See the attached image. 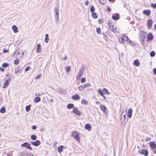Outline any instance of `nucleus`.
Segmentation results:
<instances>
[{
  "label": "nucleus",
  "instance_id": "obj_27",
  "mask_svg": "<svg viewBox=\"0 0 156 156\" xmlns=\"http://www.w3.org/2000/svg\"><path fill=\"white\" fill-rule=\"evenodd\" d=\"M81 103L82 104L86 105L88 104V101L85 99H82Z\"/></svg>",
  "mask_w": 156,
  "mask_h": 156
},
{
  "label": "nucleus",
  "instance_id": "obj_58",
  "mask_svg": "<svg viewBox=\"0 0 156 156\" xmlns=\"http://www.w3.org/2000/svg\"><path fill=\"white\" fill-rule=\"evenodd\" d=\"M67 56H66L65 57L63 58H62V60H66L67 59Z\"/></svg>",
  "mask_w": 156,
  "mask_h": 156
},
{
  "label": "nucleus",
  "instance_id": "obj_53",
  "mask_svg": "<svg viewBox=\"0 0 156 156\" xmlns=\"http://www.w3.org/2000/svg\"><path fill=\"white\" fill-rule=\"evenodd\" d=\"M37 127L35 126H32V129H36Z\"/></svg>",
  "mask_w": 156,
  "mask_h": 156
},
{
  "label": "nucleus",
  "instance_id": "obj_63",
  "mask_svg": "<svg viewBox=\"0 0 156 156\" xmlns=\"http://www.w3.org/2000/svg\"><path fill=\"white\" fill-rule=\"evenodd\" d=\"M98 21L99 23H102V20H101V19H99Z\"/></svg>",
  "mask_w": 156,
  "mask_h": 156
},
{
  "label": "nucleus",
  "instance_id": "obj_29",
  "mask_svg": "<svg viewBox=\"0 0 156 156\" xmlns=\"http://www.w3.org/2000/svg\"><path fill=\"white\" fill-rule=\"evenodd\" d=\"M30 138L33 140H35L37 139V137L35 135H32L30 136Z\"/></svg>",
  "mask_w": 156,
  "mask_h": 156
},
{
  "label": "nucleus",
  "instance_id": "obj_25",
  "mask_svg": "<svg viewBox=\"0 0 156 156\" xmlns=\"http://www.w3.org/2000/svg\"><path fill=\"white\" fill-rule=\"evenodd\" d=\"M71 66H69L67 67H65V69L66 70V71L67 73H69L71 71Z\"/></svg>",
  "mask_w": 156,
  "mask_h": 156
},
{
  "label": "nucleus",
  "instance_id": "obj_55",
  "mask_svg": "<svg viewBox=\"0 0 156 156\" xmlns=\"http://www.w3.org/2000/svg\"><path fill=\"white\" fill-rule=\"evenodd\" d=\"M153 72L154 74H156V68H154L153 69Z\"/></svg>",
  "mask_w": 156,
  "mask_h": 156
},
{
  "label": "nucleus",
  "instance_id": "obj_28",
  "mask_svg": "<svg viewBox=\"0 0 156 156\" xmlns=\"http://www.w3.org/2000/svg\"><path fill=\"white\" fill-rule=\"evenodd\" d=\"M41 101V98L39 97H36L34 99V101L35 103H37Z\"/></svg>",
  "mask_w": 156,
  "mask_h": 156
},
{
  "label": "nucleus",
  "instance_id": "obj_6",
  "mask_svg": "<svg viewBox=\"0 0 156 156\" xmlns=\"http://www.w3.org/2000/svg\"><path fill=\"white\" fill-rule=\"evenodd\" d=\"M10 80V79H8L5 81L2 86V87L3 88H5L8 86Z\"/></svg>",
  "mask_w": 156,
  "mask_h": 156
},
{
  "label": "nucleus",
  "instance_id": "obj_32",
  "mask_svg": "<svg viewBox=\"0 0 156 156\" xmlns=\"http://www.w3.org/2000/svg\"><path fill=\"white\" fill-rule=\"evenodd\" d=\"M30 105H27L26 107L25 108L26 110V111L27 112H28L30 111Z\"/></svg>",
  "mask_w": 156,
  "mask_h": 156
},
{
  "label": "nucleus",
  "instance_id": "obj_12",
  "mask_svg": "<svg viewBox=\"0 0 156 156\" xmlns=\"http://www.w3.org/2000/svg\"><path fill=\"white\" fill-rule=\"evenodd\" d=\"M140 153L141 154H144L145 156H147L148 154V152L146 149L143 150H141Z\"/></svg>",
  "mask_w": 156,
  "mask_h": 156
},
{
  "label": "nucleus",
  "instance_id": "obj_4",
  "mask_svg": "<svg viewBox=\"0 0 156 156\" xmlns=\"http://www.w3.org/2000/svg\"><path fill=\"white\" fill-rule=\"evenodd\" d=\"M83 69H80L76 76V79L77 80H80V78L83 75Z\"/></svg>",
  "mask_w": 156,
  "mask_h": 156
},
{
  "label": "nucleus",
  "instance_id": "obj_59",
  "mask_svg": "<svg viewBox=\"0 0 156 156\" xmlns=\"http://www.w3.org/2000/svg\"><path fill=\"white\" fill-rule=\"evenodd\" d=\"M88 4H89V2L88 1H86V3H85L86 5H88Z\"/></svg>",
  "mask_w": 156,
  "mask_h": 156
},
{
  "label": "nucleus",
  "instance_id": "obj_26",
  "mask_svg": "<svg viewBox=\"0 0 156 156\" xmlns=\"http://www.w3.org/2000/svg\"><path fill=\"white\" fill-rule=\"evenodd\" d=\"M97 92L101 96L103 95V90H102L101 89H99L97 90Z\"/></svg>",
  "mask_w": 156,
  "mask_h": 156
},
{
  "label": "nucleus",
  "instance_id": "obj_24",
  "mask_svg": "<svg viewBox=\"0 0 156 156\" xmlns=\"http://www.w3.org/2000/svg\"><path fill=\"white\" fill-rule=\"evenodd\" d=\"M45 38L44 39V42L46 43H48V34H46L45 35Z\"/></svg>",
  "mask_w": 156,
  "mask_h": 156
},
{
  "label": "nucleus",
  "instance_id": "obj_41",
  "mask_svg": "<svg viewBox=\"0 0 156 156\" xmlns=\"http://www.w3.org/2000/svg\"><path fill=\"white\" fill-rule=\"evenodd\" d=\"M119 42L121 44H123L124 42V40L122 38H121L120 39H119Z\"/></svg>",
  "mask_w": 156,
  "mask_h": 156
},
{
  "label": "nucleus",
  "instance_id": "obj_36",
  "mask_svg": "<svg viewBox=\"0 0 156 156\" xmlns=\"http://www.w3.org/2000/svg\"><path fill=\"white\" fill-rule=\"evenodd\" d=\"M94 10L95 9L94 6L93 5L92 6L90 7V12L92 13L93 12H94Z\"/></svg>",
  "mask_w": 156,
  "mask_h": 156
},
{
  "label": "nucleus",
  "instance_id": "obj_64",
  "mask_svg": "<svg viewBox=\"0 0 156 156\" xmlns=\"http://www.w3.org/2000/svg\"><path fill=\"white\" fill-rule=\"evenodd\" d=\"M154 30L156 29V23L155 24V25L154 26Z\"/></svg>",
  "mask_w": 156,
  "mask_h": 156
},
{
  "label": "nucleus",
  "instance_id": "obj_5",
  "mask_svg": "<svg viewBox=\"0 0 156 156\" xmlns=\"http://www.w3.org/2000/svg\"><path fill=\"white\" fill-rule=\"evenodd\" d=\"M30 144L27 143H25L21 145V147H25L26 148L32 150V148L30 147Z\"/></svg>",
  "mask_w": 156,
  "mask_h": 156
},
{
  "label": "nucleus",
  "instance_id": "obj_34",
  "mask_svg": "<svg viewBox=\"0 0 156 156\" xmlns=\"http://www.w3.org/2000/svg\"><path fill=\"white\" fill-rule=\"evenodd\" d=\"M100 3L102 4H105L106 3V0H99Z\"/></svg>",
  "mask_w": 156,
  "mask_h": 156
},
{
  "label": "nucleus",
  "instance_id": "obj_45",
  "mask_svg": "<svg viewBox=\"0 0 156 156\" xmlns=\"http://www.w3.org/2000/svg\"><path fill=\"white\" fill-rule=\"evenodd\" d=\"M86 79L84 78H82L81 80V82L82 83H83L85 82Z\"/></svg>",
  "mask_w": 156,
  "mask_h": 156
},
{
  "label": "nucleus",
  "instance_id": "obj_13",
  "mask_svg": "<svg viewBox=\"0 0 156 156\" xmlns=\"http://www.w3.org/2000/svg\"><path fill=\"white\" fill-rule=\"evenodd\" d=\"M152 23H153V22L151 20H147V25L148 28L149 29V28H151V27L152 26Z\"/></svg>",
  "mask_w": 156,
  "mask_h": 156
},
{
  "label": "nucleus",
  "instance_id": "obj_56",
  "mask_svg": "<svg viewBox=\"0 0 156 156\" xmlns=\"http://www.w3.org/2000/svg\"><path fill=\"white\" fill-rule=\"evenodd\" d=\"M104 38L105 40L106 41H107L108 38L106 36H104Z\"/></svg>",
  "mask_w": 156,
  "mask_h": 156
},
{
  "label": "nucleus",
  "instance_id": "obj_60",
  "mask_svg": "<svg viewBox=\"0 0 156 156\" xmlns=\"http://www.w3.org/2000/svg\"><path fill=\"white\" fill-rule=\"evenodd\" d=\"M96 103L97 104H99L100 103V102L99 101H97L96 102Z\"/></svg>",
  "mask_w": 156,
  "mask_h": 156
},
{
  "label": "nucleus",
  "instance_id": "obj_51",
  "mask_svg": "<svg viewBox=\"0 0 156 156\" xmlns=\"http://www.w3.org/2000/svg\"><path fill=\"white\" fill-rule=\"evenodd\" d=\"M30 67L29 66H27L25 69V72H27V71H28V69H30Z\"/></svg>",
  "mask_w": 156,
  "mask_h": 156
},
{
  "label": "nucleus",
  "instance_id": "obj_21",
  "mask_svg": "<svg viewBox=\"0 0 156 156\" xmlns=\"http://www.w3.org/2000/svg\"><path fill=\"white\" fill-rule=\"evenodd\" d=\"M64 147V146H59L58 148V151L59 153H61L63 151Z\"/></svg>",
  "mask_w": 156,
  "mask_h": 156
},
{
  "label": "nucleus",
  "instance_id": "obj_2",
  "mask_svg": "<svg viewBox=\"0 0 156 156\" xmlns=\"http://www.w3.org/2000/svg\"><path fill=\"white\" fill-rule=\"evenodd\" d=\"M110 29L112 31L115 33H119V30L118 28L115 25H112L111 23V25H109Z\"/></svg>",
  "mask_w": 156,
  "mask_h": 156
},
{
  "label": "nucleus",
  "instance_id": "obj_49",
  "mask_svg": "<svg viewBox=\"0 0 156 156\" xmlns=\"http://www.w3.org/2000/svg\"><path fill=\"white\" fill-rule=\"evenodd\" d=\"M151 6L154 9L156 8V3L154 4H151Z\"/></svg>",
  "mask_w": 156,
  "mask_h": 156
},
{
  "label": "nucleus",
  "instance_id": "obj_37",
  "mask_svg": "<svg viewBox=\"0 0 156 156\" xmlns=\"http://www.w3.org/2000/svg\"><path fill=\"white\" fill-rule=\"evenodd\" d=\"M9 66V64L6 63H4L2 64V66L4 68H6Z\"/></svg>",
  "mask_w": 156,
  "mask_h": 156
},
{
  "label": "nucleus",
  "instance_id": "obj_17",
  "mask_svg": "<svg viewBox=\"0 0 156 156\" xmlns=\"http://www.w3.org/2000/svg\"><path fill=\"white\" fill-rule=\"evenodd\" d=\"M143 13L144 14L148 16L150 15L151 12L149 10H144L143 11Z\"/></svg>",
  "mask_w": 156,
  "mask_h": 156
},
{
  "label": "nucleus",
  "instance_id": "obj_19",
  "mask_svg": "<svg viewBox=\"0 0 156 156\" xmlns=\"http://www.w3.org/2000/svg\"><path fill=\"white\" fill-rule=\"evenodd\" d=\"M12 29L14 33H17L18 32V28L15 25H13L12 27Z\"/></svg>",
  "mask_w": 156,
  "mask_h": 156
},
{
  "label": "nucleus",
  "instance_id": "obj_44",
  "mask_svg": "<svg viewBox=\"0 0 156 156\" xmlns=\"http://www.w3.org/2000/svg\"><path fill=\"white\" fill-rule=\"evenodd\" d=\"M19 62V60H15L14 61V64L15 65H17L18 64Z\"/></svg>",
  "mask_w": 156,
  "mask_h": 156
},
{
  "label": "nucleus",
  "instance_id": "obj_47",
  "mask_svg": "<svg viewBox=\"0 0 156 156\" xmlns=\"http://www.w3.org/2000/svg\"><path fill=\"white\" fill-rule=\"evenodd\" d=\"M41 76V74L37 75L36 76V77L35 78V79H36V80H37V79H39L40 78Z\"/></svg>",
  "mask_w": 156,
  "mask_h": 156
},
{
  "label": "nucleus",
  "instance_id": "obj_15",
  "mask_svg": "<svg viewBox=\"0 0 156 156\" xmlns=\"http://www.w3.org/2000/svg\"><path fill=\"white\" fill-rule=\"evenodd\" d=\"M54 10L55 13V16H58L59 14V11L58 8L57 7H55L54 8Z\"/></svg>",
  "mask_w": 156,
  "mask_h": 156
},
{
  "label": "nucleus",
  "instance_id": "obj_23",
  "mask_svg": "<svg viewBox=\"0 0 156 156\" xmlns=\"http://www.w3.org/2000/svg\"><path fill=\"white\" fill-rule=\"evenodd\" d=\"M74 107V105L73 104H69L67 106V108L68 109H71Z\"/></svg>",
  "mask_w": 156,
  "mask_h": 156
},
{
  "label": "nucleus",
  "instance_id": "obj_10",
  "mask_svg": "<svg viewBox=\"0 0 156 156\" xmlns=\"http://www.w3.org/2000/svg\"><path fill=\"white\" fill-rule=\"evenodd\" d=\"M36 51L37 53H39L41 51V44L40 43L38 44L37 45V47Z\"/></svg>",
  "mask_w": 156,
  "mask_h": 156
},
{
  "label": "nucleus",
  "instance_id": "obj_46",
  "mask_svg": "<svg viewBox=\"0 0 156 156\" xmlns=\"http://www.w3.org/2000/svg\"><path fill=\"white\" fill-rule=\"evenodd\" d=\"M101 29L99 27L97 29L96 31L97 33L99 34L100 33Z\"/></svg>",
  "mask_w": 156,
  "mask_h": 156
},
{
  "label": "nucleus",
  "instance_id": "obj_31",
  "mask_svg": "<svg viewBox=\"0 0 156 156\" xmlns=\"http://www.w3.org/2000/svg\"><path fill=\"white\" fill-rule=\"evenodd\" d=\"M119 16V15L118 14H117L113 16H112V18L113 19L116 20L118 19Z\"/></svg>",
  "mask_w": 156,
  "mask_h": 156
},
{
  "label": "nucleus",
  "instance_id": "obj_7",
  "mask_svg": "<svg viewBox=\"0 0 156 156\" xmlns=\"http://www.w3.org/2000/svg\"><path fill=\"white\" fill-rule=\"evenodd\" d=\"M72 98L74 100L78 101L80 100V97L79 95L77 94H75L72 96Z\"/></svg>",
  "mask_w": 156,
  "mask_h": 156
},
{
  "label": "nucleus",
  "instance_id": "obj_50",
  "mask_svg": "<svg viewBox=\"0 0 156 156\" xmlns=\"http://www.w3.org/2000/svg\"><path fill=\"white\" fill-rule=\"evenodd\" d=\"M146 39V37L145 35L144 36H143L140 38V39L142 40V42H144V40Z\"/></svg>",
  "mask_w": 156,
  "mask_h": 156
},
{
  "label": "nucleus",
  "instance_id": "obj_54",
  "mask_svg": "<svg viewBox=\"0 0 156 156\" xmlns=\"http://www.w3.org/2000/svg\"><path fill=\"white\" fill-rule=\"evenodd\" d=\"M151 139L150 138L148 137H146V140L147 141H150V140Z\"/></svg>",
  "mask_w": 156,
  "mask_h": 156
},
{
  "label": "nucleus",
  "instance_id": "obj_11",
  "mask_svg": "<svg viewBox=\"0 0 156 156\" xmlns=\"http://www.w3.org/2000/svg\"><path fill=\"white\" fill-rule=\"evenodd\" d=\"M150 146L152 149H154L156 147V144L154 142H151L150 143Z\"/></svg>",
  "mask_w": 156,
  "mask_h": 156
},
{
  "label": "nucleus",
  "instance_id": "obj_3",
  "mask_svg": "<svg viewBox=\"0 0 156 156\" xmlns=\"http://www.w3.org/2000/svg\"><path fill=\"white\" fill-rule=\"evenodd\" d=\"M72 136L75 138V139L77 141H79V133L76 131H73L72 133Z\"/></svg>",
  "mask_w": 156,
  "mask_h": 156
},
{
  "label": "nucleus",
  "instance_id": "obj_35",
  "mask_svg": "<svg viewBox=\"0 0 156 156\" xmlns=\"http://www.w3.org/2000/svg\"><path fill=\"white\" fill-rule=\"evenodd\" d=\"M91 86V84L90 83H86L84 85V88H85L86 87H90Z\"/></svg>",
  "mask_w": 156,
  "mask_h": 156
},
{
  "label": "nucleus",
  "instance_id": "obj_16",
  "mask_svg": "<svg viewBox=\"0 0 156 156\" xmlns=\"http://www.w3.org/2000/svg\"><path fill=\"white\" fill-rule=\"evenodd\" d=\"M153 37V35L151 33H149L147 36V40L148 41H151L152 40Z\"/></svg>",
  "mask_w": 156,
  "mask_h": 156
},
{
  "label": "nucleus",
  "instance_id": "obj_33",
  "mask_svg": "<svg viewBox=\"0 0 156 156\" xmlns=\"http://www.w3.org/2000/svg\"><path fill=\"white\" fill-rule=\"evenodd\" d=\"M5 112V109L4 107H2L0 109V112L4 113Z\"/></svg>",
  "mask_w": 156,
  "mask_h": 156
},
{
  "label": "nucleus",
  "instance_id": "obj_40",
  "mask_svg": "<svg viewBox=\"0 0 156 156\" xmlns=\"http://www.w3.org/2000/svg\"><path fill=\"white\" fill-rule=\"evenodd\" d=\"M55 20L56 21V23H59V18L58 16H55Z\"/></svg>",
  "mask_w": 156,
  "mask_h": 156
},
{
  "label": "nucleus",
  "instance_id": "obj_9",
  "mask_svg": "<svg viewBox=\"0 0 156 156\" xmlns=\"http://www.w3.org/2000/svg\"><path fill=\"white\" fill-rule=\"evenodd\" d=\"M30 143L31 144L36 146H38L40 144V141L39 140H37L35 142L31 141Z\"/></svg>",
  "mask_w": 156,
  "mask_h": 156
},
{
  "label": "nucleus",
  "instance_id": "obj_62",
  "mask_svg": "<svg viewBox=\"0 0 156 156\" xmlns=\"http://www.w3.org/2000/svg\"><path fill=\"white\" fill-rule=\"evenodd\" d=\"M102 96L103 97V98H104V99H106V97L105 96L104 94H103V96Z\"/></svg>",
  "mask_w": 156,
  "mask_h": 156
},
{
  "label": "nucleus",
  "instance_id": "obj_48",
  "mask_svg": "<svg viewBox=\"0 0 156 156\" xmlns=\"http://www.w3.org/2000/svg\"><path fill=\"white\" fill-rule=\"evenodd\" d=\"M20 70V67L19 66L17 67L15 70V73H17L19 72Z\"/></svg>",
  "mask_w": 156,
  "mask_h": 156
},
{
  "label": "nucleus",
  "instance_id": "obj_42",
  "mask_svg": "<svg viewBox=\"0 0 156 156\" xmlns=\"http://www.w3.org/2000/svg\"><path fill=\"white\" fill-rule=\"evenodd\" d=\"M102 90L103 91V93L104 94H105V92L107 94H110L108 92V90L104 88Z\"/></svg>",
  "mask_w": 156,
  "mask_h": 156
},
{
  "label": "nucleus",
  "instance_id": "obj_20",
  "mask_svg": "<svg viewBox=\"0 0 156 156\" xmlns=\"http://www.w3.org/2000/svg\"><path fill=\"white\" fill-rule=\"evenodd\" d=\"M100 108L102 111L105 112L106 109V107L105 105H101Z\"/></svg>",
  "mask_w": 156,
  "mask_h": 156
},
{
  "label": "nucleus",
  "instance_id": "obj_52",
  "mask_svg": "<svg viewBox=\"0 0 156 156\" xmlns=\"http://www.w3.org/2000/svg\"><path fill=\"white\" fill-rule=\"evenodd\" d=\"M41 95V94L39 93H36L35 94V96H36L38 97V96H40Z\"/></svg>",
  "mask_w": 156,
  "mask_h": 156
},
{
  "label": "nucleus",
  "instance_id": "obj_61",
  "mask_svg": "<svg viewBox=\"0 0 156 156\" xmlns=\"http://www.w3.org/2000/svg\"><path fill=\"white\" fill-rule=\"evenodd\" d=\"M126 116L125 115H124L123 116V117L124 118L125 120H126Z\"/></svg>",
  "mask_w": 156,
  "mask_h": 156
},
{
  "label": "nucleus",
  "instance_id": "obj_39",
  "mask_svg": "<svg viewBox=\"0 0 156 156\" xmlns=\"http://www.w3.org/2000/svg\"><path fill=\"white\" fill-rule=\"evenodd\" d=\"M122 38L124 40V41L125 40L127 41V40L129 39L128 37L125 35L123 36L122 37Z\"/></svg>",
  "mask_w": 156,
  "mask_h": 156
},
{
  "label": "nucleus",
  "instance_id": "obj_8",
  "mask_svg": "<svg viewBox=\"0 0 156 156\" xmlns=\"http://www.w3.org/2000/svg\"><path fill=\"white\" fill-rule=\"evenodd\" d=\"M73 113L76 114L79 116H80L81 115V112L79 110H77L76 108L73 109Z\"/></svg>",
  "mask_w": 156,
  "mask_h": 156
},
{
  "label": "nucleus",
  "instance_id": "obj_57",
  "mask_svg": "<svg viewBox=\"0 0 156 156\" xmlns=\"http://www.w3.org/2000/svg\"><path fill=\"white\" fill-rule=\"evenodd\" d=\"M8 51V50L5 49H4L3 50V52L5 53L7 52Z\"/></svg>",
  "mask_w": 156,
  "mask_h": 156
},
{
  "label": "nucleus",
  "instance_id": "obj_38",
  "mask_svg": "<svg viewBox=\"0 0 156 156\" xmlns=\"http://www.w3.org/2000/svg\"><path fill=\"white\" fill-rule=\"evenodd\" d=\"M84 87L83 86H80L79 87L78 89L80 91H82L83 90V89H84Z\"/></svg>",
  "mask_w": 156,
  "mask_h": 156
},
{
  "label": "nucleus",
  "instance_id": "obj_43",
  "mask_svg": "<svg viewBox=\"0 0 156 156\" xmlns=\"http://www.w3.org/2000/svg\"><path fill=\"white\" fill-rule=\"evenodd\" d=\"M155 55V52L154 51H152L150 53V55L151 57H154Z\"/></svg>",
  "mask_w": 156,
  "mask_h": 156
},
{
  "label": "nucleus",
  "instance_id": "obj_1",
  "mask_svg": "<svg viewBox=\"0 0 156 156\" xmlns=\"http://www.w3.org/2000/svg\"><path fill=\"white\" fill-rule=\"evenodd\" d=\"M21 51L19 49L17 50L14 53L13 56L15 58L20 59L21 58L22 55L21 54Z\"/></svg>",
  "mask_w": 156,
  "mask_h": 156
},
{
  "label": "nucleus",
  "instance_id": "obj_22",
  "mask_svg": "<svg viewBox=\"0 0 156 156\" xmlns=\"http://www.w3.org/2000/svg\"><path fill=\"white\" fill-rule=\"evenodd\" d=\"M134 64L136 66H138L140 65V63L139 62V60L137 59L134 61L133 62Z\"/></svg>",
  "mask_w": 156,
  "mask_h": 156
},
{
  "label": "nucleus",
  "instance_id": "obj_18",
  "mask_svg": "<svg viewBox=\"0 0 156 156\" xmlns=\"http://www.w3.org/2000/svg\"><path fill=\"white\" fill-rule=\"evenodd\" d=\"M132 110L131 108H129L128 110V116L129 118H130L132 115Z\"/></svg>",
  "mask_w": 156,
  "mask_h": 156
},
{
  "label": "nucleus",
  "instance_id": "obj_14",
  "mask_svg": "<svg viewBox=\"0 0 156 156\" xmlns=\"http://www.w3.org/2000/svg\"><path fill=\"white\" fill-rule=\"evenodd\" d=\"M85 129H87L88 131H90L92 129V127L89 124L87 123L85 125Z\"/></svg>",
  "mask_w": 156,
  "mask_h": 156
},
{
  "label": "nucleus",
  "instance_id": "obj_30",
  "mask_svg": "<svg viewBox=\"0 0 156 156\" xmlns=\"http://www.w3.org/2000/svg\"><path fill=\"white\" fill-rule=\"evenodd\" d=\"M92 17L96 19L98 17V14L97 13H95L94 12H93L92 14Z\"/></svg>",
  "mask_w": 156,
  "mask_h": 156
}]
</instances>
